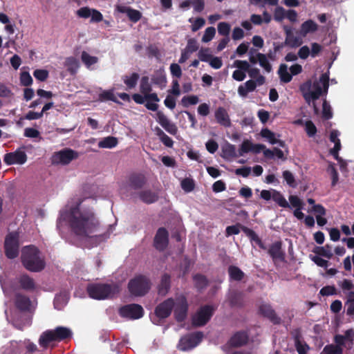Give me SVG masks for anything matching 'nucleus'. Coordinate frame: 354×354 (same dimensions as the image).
Returning <instances> with one entry per match:
<instances>
[{"label":"nucleus","instance_id":"obj_1","mask_svg":"<svg viewBox=\"0 0 354 354\" xmlns=\"http://www.w3.org/2000/svg\"><path fill=\"white\" fill-rule=\"evenodd\" d=\"M68 223L71 232L77 236L86 239L98 236L100 223L95 214L90 209L81 210L78 207L70 209Z\"/></svg>","mask_w":354,"mask_h":354},{"label":"nucleus","instance_id":"obj_2","mask_svg":"<svg viewBox=\"0 0 354 354\" xmlns=\"http://www.w3.org/2000/svg\"><path fill=\"white\" fill-rule=\"evenodd\" d=\"M21 260L23 266L30 272H39L46 267L44 257L35 245L26 246L22 249Z\"/></svg>","mask_w":354,"mask_h":354},{"label":"nucleus","instance_id":"obj_3","mask_svg":"<svg viewBox=\"0 0 354 354\" xmlns=\"http://www.w3.org/2000/svg\"><path fill=\"white\" fill-rule=\"evenodd\" d=\"M86 291L88 296L94 299L102 300L113 297L120 291V286L116 283H90Z\"/></svg>","mask_w":354,"mask_h":354},{"label":"nucleus","instance_id":"obj_4","mask_svg":"<svg viewBox=\"0 0 354 354\" xmlns=\"http://www.w3.org/2000/svg\"><path fill=\"white\" fill-rule=\"evenodd\" d=\"M71 330L64 326H57L53 330H46L41 333L39 339V344L44 349H46L50 344L55 342H62L71 338Z\"/></svg>","mask_w":354,"mask_h":354},{"label":"nucleus","instance_id":"obj_5","mask_svg":"<svg viewBox=\"0 0 354 354\" xmlns=\"http://www.w3.org/2000/svg\"><path fill=\"white\" fill-rule=\"evenodd\" d=\"M127 288L131 295L144 297L149 292L151 288V281L145 274H136L129 281Z\"/></svg>","mask_w":354,"mask_h":354},{"label":"nucleus","instance_id":"obj_6","mask_svg":"<svg viewBox=\"0 0 354 354\" xmlns=\"http://www.w3.org/2000/svg\"><path fill=\"white\" fill-rule=\"evenodd\" d=\"M158 102H154L153 100H146L145 106L150 111H157L156 120L160 126L171 135H176L178 132V128L175 124L169 121L167 116L160 111H158Z\"/></svg>","mask_w":354,"mask_h":354},{"label":"nucleus","instance_id":"obj_7","mask_svg":"<svg viewBox=\"0 0 354 354\" xmlns=\"http://www.w3.org/2000/svg\"><path fill=\"white\" fill-rule=\"evenodd\" d=\"M214 310V308L210 305L201 306L192 317V324L196 327L205 326L213 316Z\"/></svg>","mask_w":354,"mask_h":354},{"label":"nucleus","instance_id":"obj_8","mask_svg":"<svg viewBox=\"0 0 354 354\" xmlns=\"http://www.w3.org/2000/svg\"><path fill=\"white\" fill-rule=\"evenodd\" d=\"M19 234L17 232H11L8 234L5 239L4 249L6 256L13 259L19 255Z\"/></svg>","mask_w":354,"mask_h":354},{"label":"nucleus","instance_id":"obj_9","mask_svg":"<svg viewBox=\"0 0 354 354\" xmlns=\"http://www.w3.org/2000/svg\"><path fill=\"white\" fill-rule=\"evenodd\" d=\"M202 332H195L182 337L178 344V348L180 351L190 350L196 346L203 339Z\"/></svg>","mask_w":354,"mask_h":354},{"label":"nucleus","instance_id":"obj_10","mask_svg":"<svg viewBox=\"0 0 354 354\" xmlns=\"http://www.w3.org/2000/svg\"><path fill=\"white\" fill-rule=\"evenodd\" d=\"M118 313L122 317L129 319H138L143 317L144 309L140 304H130L120 307Z\"/></svg>","mask_w":354,"mask_h":354},{"label":"nucleus","instance_id":"obj_11","mask_svg":"<svg viewBox=\"0 0 354 354\" xmlns=\"http://www.w3.org/2000/svg\"><path fill=\"white\" fill-rule=\"evenodd\" d=\"M329 86V75L327 73H323L318 80L312 83L311 92L314 100H317L322 95L328 93Z\"/></svg>","mask_w":354,"mask_h":354},{"label":"nucleus","instance_id":"obj_12","mask_svg":"<svg viewBox=\"0 0 354 354\" xmlns=\"http://www.w3.org/2000/svg\"><path fill=\"white\" fill-rule=\"evenodd\" d=\"M79 157L77 151L69 148H65L57 152H55L52 156V162L53 164L68 165L72 160Z\"/></svg>","mask_w":354,"mask_h":354},{"label":"nucleus","instance_id":"obj_13","mask_svg":"<svg viewBox=\"0 0 354 354\" xmlns=\"http://www.w3.org/2000/svg\"><path fill=\"white\" fill-rule=\"evenodd\" d=\"M169 244V232L162 227L158 229L153 239V246L158 251H164Z\"/></svg>","mask_w":354,"mask_h":354},{"label":"nucleus","instance_id":"obj_14","mask_svg":"<svg viewBox=\"0 0 354 354\" xmlns=\"http://www.w3.org/2000/svg\"><path fill=\"white\" fill-rule=\"evenodd\" d=\"M173 298H168L159 304L155 308V315L160 319H165L170 316L174 308Z\"/></svg>","mask_w":354,"mask_h":354},{"label":"nucleus","instance_id":"obj_15","mask_svg":"<svg viewBox=\"0 0 354 354\" xmlns=\"http://www.w3.org/2000/svg\"><path fill=\"white\" fill-rule=\"evenodd\" d=\"M27 160V156L25 151L20 149H17L14 152L7 153L4 155L3 162L7 165H23Z\"/></svg>","mask_w":354,"mask_h":354},{"label":"nucleus","instance_id":"obj_16","mask_svg":"<svg viewBox=\"0 0 354 354\" xmlns=\"http://www.w3.org/2000/svg\"><path fill=\"white\" fill-rule=\"evenodd\" d=\"M259 313L265 318L269 319L273 324L278 325L281 322V319L277 314L272 306L263 303L259 306Z\"/></svg>","mask_w":354,"mask_h":354},{"label":"nucleus","instance_id":"obj_17","mask_svg":"<svg viewBox=\"0 0 354 354\" xmlns=\"http://www.w3.org/2000/svg\"><path fill=\"white\" fill-rule=\"evenodd\" d=\"M188 311V304L185 297L182 296L177 299V303L174 308V317L178 322L185 320Z\"/></svg>","mask_w":354,"mask_h":354},{"label":"nucleus","instance_id":"obj_18","mask_svg":"<svg viewBox=\"0 0 354 354\" xmlns=\"http://www.w3.org/2000/svg\"><path fill=\"white\" fill-rule=\"evenodd\" d=\"M151 86L149 83V77L147 76L142 77L140 82V92L145 95L147 100H153L154 102H159L160 99L157 93H151Z\"/></svg>","mask_w":354,"mask_h":354},{"label":"nucleus","instance_id":"obj_19","mask_svg":"<svg viewBox=\"0 0 354 354\" xmlns=\"http://www.w3.org/2000/svg\"><path fill=\"white\" fill-rule=\"evenodd\" d=\"M147 183V178L142 174L133 173L131 174L128 179L129 186L135 190L142 189Z\"/></svg>","mask_w":354,"mask_h":354},{"label":"nucleus","instance_id":"obj_20","mask_svg":"<svg viewBox=\"0 0 354 354\" xmlns=\"http://www.w3.org/2000/svg\"><path fill=\"white\" fill-rule=\"evenodd\" d=\"M283 29L286 34L285 44H287L290 48H297L303 44L302 39L295 36L291 28L285 26Z\"/></svg>","mask_w":354,"mask_h":354},{"label":"nucleus","instance_id":"obj_21","mask_svg":"<svg viewBox=\"0 0 354 354\" xmlns=\"http://www.w3.org/2000/svg\"><path fill=\"white\" fill-rule=\"evenodd\" d=\"M117 10L120 13L126 14L129 20L133 23L138 22L142 17V13L139 10L129 6H118Z\"/></svg>","mask_w":354,"mask_h":354},{"label":"nucleus","instance_id":"obj_22","mask_svg":"<svg viewBox=\"0 0 354 354\" xmlns=\"http://www.w3.org/2000/svg\"><path fill=\"white\" fill-rule=\"evenodd\" d=\"M18 283L21 289L27 292H33L36 289L35 280L28 274H23L18 278Z\"/></svg>","mask_w":354,"mask_h":354},{"label":"nucleus","instance_id":"obj_23","mask_svg":"<svg viewBox=\"0 0 354 354\" xmlns=\"http://www.w3.org/2000/svg\"><path fill=\"white\" fill-rule=\"evenodd\" d=\"M214 116L216 122L225 127H230L231 126V120L227 111L224 107L219 106L215 111Z\"/></svg>","mask_w":354,"mask_h":354},{"label":"nucleus","instance_id":"obj_24","mask_svg":"<svg viewBox=\"0 0 354 354\" xmlns=\"http://www.w3.org/2000/svg\"><path fill=\"white\" fill-rule=\"evenodd\" d=\"M268 254L274 260H280L281 261L285 259V252L282 250L281 241H276L272 243L269 250Z\"/></svg>","mask_w":354,"mask_h":354},{"label":"nucleus","instance_id":"obj_25","mask_svg":"<svg viewBox=\"0 0 354 354\" xmlns=\"http://www.w3.org/2000/svg\"><path fill=\"white\" fill-rule=\"evenodd\" d=\"M15 304L17 309L22 312L29 311L31 306L30 298L22 294H16Z\"/></svg>","mask_w":354,"mask_h":354},{"label":"nucleus","instance_id":"obj_26","mask_svg":"<svg viewBox=\"0 0 354 354\" xmlns=\"http://www.w3.org/2000/svg\"><path fill=\"white\" fill-rule=\"evenodd\" d=\"M248 335L245 331L236 332L230 339V344L232 347H240L247 344Z\"/></svg>","mask_w":354,"mask_h":354},{"label":"nucleus","instance_id":"obj_27","mask_svg":"<svg viewBox=\"0 0 354 354\" xmlns=\"http://www.w3.org/2000/svg\"><path fill=\"white\" fill-rule=\"evenodd\" d=\"M171 288V276L165 273L162 277L160 283L158 286V293L159 295L165 296Z\"/></svg>","mask_w":354,"mask_h":354},{"label":"nucleus","instance_id":"obj_28","mask_svg":"<svg viewBox=\"0 0 354 354\" xmlns=\"http://www.w3.org/2000/svg\"><path fill=\"white\" fill-rule=\"evenodd\" d=\"M139 198L146 204H151L158 200V195L151 189L140 191L138 194Z\"/></svg>","mask_w":354,"mask_h":354},{"label":"nucleus","instance_id":"obj_29","mask_svg":"<svg viewBox=\"0 0 354 354\" xmlns=\"http://www.w3.org/2000/svg\"><path fill=\"white\" fill-rule=\"evenodd\" d=\"M151 82L158 85L161 89L165 87L167 84V77L163 69L156 71L151 77Z\"/></svg>","mask_w":354,"mask_h":354},{"label":"nucleus","instance_id":"obj_30","mask_svg":"<svg viewBox=\"0 0 354 354\" xmlns=\"http://www.w3.org/2000/svg\"><path fill=\"white\" fill-rule=\"evenodd\" d=\"M241 228L242 231L246 234V236H248L251 241L255 242L260 248L263 250L266 249L261 239L259 237V236L253 230L245 226H241Z\"/></svg>","mask_w":354,"mask_h":354},{"label":"nucleus","instance_id":"obj_31","mask_svg":"<svg viewBox=\"0 0 354 354\" xmlns=\"http://www.w3.org/2000/svg\"><path fill=\"white\" fill-rule=\"evenodd\" d=\"M318 29V25L312 19L304 21L299 30V33L302 37H306L309 32H314Z\"/></svg>","mask_w":354,"mask_h":354},{"label":"nucleus","instance_id":"obj_32","mask_svg":"<svg viewBox=\"0 0 354 354\" xmlns=\"http://www.w3.org/2000/svg\"><path fill=\"white\" fill-rule=\"evenodd\" d=\"M311 88L312 82L310 80H307L300 86V91L308 104H310L311 100H315L313 95H312Z\"/></svg>","mask_w":354,"mask_h":354},{"label":"nucleus","instance_id":"obj_33","mask_svg":"<svg viewBox=\"0 0 354 354\" xmlns=\"http://www.w3.org/2000/svg\"><path fill=\"white\" fill-rule=\"evenodd\" d=\"M227 271L230 279L232 281H240L245 277V273L236 266H230Z\"/></svg>","mask_w":354,"mask_h":354},{"label":"nucleus","instance_id":"obj_34","mask_svg":"<svg viewBox=\"0 0 354 354\" xmlns=\"http://www.w3.org/2000/svg\"><path fill=\"white\" fill-rule=\"evenodd\" d=\"M278 75L280 81L283 83H289L292 79L291 73L288 71V66L285 64H281L279 65Z\"/></svg>","mask_w":354,"mask_h":354},{"label":"nucleus","instance_id":"obj_35","mask_svg":"<svg viewBox=\"0 0 354 354\" xmlns=\"http://www.w3.org/2000/svg\"><path fill=\"white\" fill-rule=\"evenodd\" d=\"M64 65L67 68V71L71 75L75 74L80 67L79 61L74 57H67L65 60Z\"/></svg>","mask_w":354,"mask_h":354},{"label":"nucleus","instance_id":"obj_36","mask_svg":"<svg viewBox=\"0 0 354 354\" xmlns=\"http://www.w3.org/2000/svg\"><path fill=\"white\" fill-rule=\"evenodd\" d=\"M228 299L231 307L240 308L243 306V295L241 292H232L230 295Z\"/></svg>","mask_w":354,"mask_h":354},{"label":"nucleus","instance_id":"obj_37","mask_svg":"<svg viewBox=\"0 0 354 354\" xmlns=\"http://www.w3.org/2000/svg\"><path fill=\"white\" fill-rule=\"evenodd\" d=\"M118 143V139L113 136H108L103 138L98 142V147L104 149H111Z\"/></svg>","mask_w":354,"mask_h":354},{"label":"nucleus","instance_id":"obj_38","mask_svg":"<svg viewBox=\"0 0 354 354\" xmlns=\"http://www.w3.org/2000/svg\"><path fill=\"white\" fill-rule=\"evenodd\" d=\"M313 252L318 256L324 257L328 259H330L333 255L332 253V247L328 244L323 247H315L313 250Z\"/></svg>","mask_w":354,"mask_h":354},{"label":"nucleus","instance_id":"obj_39","mask_svg":"<svg viewBox=\"0 0 354 354\" xmlns=\"http://www.w3.org/2000/svg\"><path fill=\"white\" fill-rule=\"evenodd\" d=\"M263 156L267 158H273L276 156L279 159L285 160L286 158L284 156L283 152L277 147H274L273 150L265 149L263 151Z\"/></svg>","mask_w":354,"mask_h":354},{"label":"nucleus","instance_id":"obj_40","mask_svg":"<svg viewBox=\"0 0 354 354\" xmlns=\"http://www.w3.org/2000/svg\"><path fill=\"white\" fill-rule=\"evenodd\" d=\"M81 59L88 68L98 62V58L97 57L91 56L86 51H82L81 55Z\"/></svg>","mask_w":354,"mask_h":354},{"label":"nucleus","instance_id":"obj_41","mask_svg":"<svg viewBox=\"0 0 354 354\" xmlns=\"http://www.w3.org/2000/svg\"><path fill=\"white\" fill-rule=\"evenodd\" d=\"M272 200L281 207L289 208L290 207L283 196L276 190L273 192Z\"/></svg>","mask_w":354,"mask_h":354},{"label":"nucleus","instance_id":"obj_42","mask_svg":"<svg viewBox=\"0 0 354 354\" xmlns=\"http://www.w3.org/2000/svg\"><path fill=\"white\" fill-rule=\"evenodd\" d=\"M195 286L198 290H202L206 288L207 286L208 281L205 276L201 274H196L193 277Z\"/></svg>","mask_w":354,"mask_h":354},{"label":"nucleus","instance_id":"obj_43","mask_svg":"<svg viewBox=\"0 0 354 354\" xmlns=\"http://www.w3.org/2000/svg\"><path fill=\"white\" fill-rule=\"evenodd\" d=\"M295 345L299 354H307L308 351L310 349L309 346L306 343H302L300 341L299 335L295 337Z\"/></svg>","mask_w":354,"mask_h":354},{"label":"nucleus","instance_id":"obj_44","mask_svg":"<svg viewBox=\"0 0 354 354\" xmlns=\"http://www.w3.org/2000/svg\"><path fill=\"white\" fill-rule=\"evenodd\" d=\"M222 151L225 158H236L239 156L236 154L235 146L230 143H227L225 147H223Z\"/></svg>","mask_w":354,"mask_h":354},{"label":"nucleus","instance_id":"obj_45","mask_svg":"<svg viewBox=\"0 0 354 354\" xmlns=\"http://www.w3.org/2000/svg\"><path fill=\"white\" fill-rule=\"evenodd\" d=\"M257 57L258 58L259 65L263 68L266 72L270 73L272 71V66L268 62L266 55L261 53H257Z\"/></svg>","mask_w":354,"mask_h":354},{"label":"nucleus","instance_id":"obj_46","mask_svg":"<svg viewBox=\"0 0 354 354\" xmlns=\"http://www.w3.org/2000/svg\"><path fill=\"white\" fill-rule=\"evenodd\" d=\"M98 100L100 102L110 100L114 102H118L113 90L103 91L101 93L99 94Z\"/></svg>","mask_w":354,"mask_h":354},{"label":"nucleus","instance_id":"obj_47","mask_svg":"<svg viewBox=\"0 0 354 354\" xmlns=\"http://www.w3.org/2000/svg\"><path fill=\"white\" fill-rule=\"evenodd\" d=\"M199 102V98L197 95H186L181 99V104L184 107H188L189 105H195Z\"/></svg>","mask_w":354,"mask_h":354},{"label":"nucleus","instance_id":"obj_48","mask_svg":"<svg viewBox=\"0 0 354 354\" xmlns=\"http://www.w3.org/2000/svg\"><path fill=\"white\" fill-rule=\"evenodd\" d=\"M139 79V75L137 73H133L131 76H125L124 82L129 88H134Z\"/></svg>","mask_w":354,"mask_h":354},{"label":"nucleus","instance_id":"obj_49","mask_svg":"<svg viewBox=\"0 0 354 354\" xmlns=\"http://www.w3.org/2000/svg\"><path fill=\"white\" fill-rule=\"evenodd\" d=\"M333 115V114L330 105L326 100H324L322 104V118L325 120H328L331 119Z\"/></svg>","mask_w":354,"mask_h":354},{"label":"nucleus","instance_id":"obj_50","mask_svg":"<svg viewBox=\"0 0 354 354\" xmlns=\"http://www.w3.org/2000/svg\"><path fill=\"white\" fill-rule=\"evenodd\" d=\"M282 176L286 183L290 187L295 188L297 186L295 176L291 171L288 170L283 171Z\"/></svg>","mask_w":354,"mask_h":354},{"label":"nucleus","instance_id":"obj_51","mask_svg":"<svg viewBox=\"0 0 354 354\" xmlns=\"http://www.w3.org/2000/svg\"><path fill=\"white\" fill-rule=\"evenodd\" d=\"M261 136L263 138L268 139L269 142L272 145H274L277 142V139L275 138V134L267 128L261 130Z\"/></svg>","mask_w":354,"mask_h":354},{"label":"nucleus","instance_id":"obj_52","mask_svg":"<svg viewBox=\"0 0 354 354\" xmlns=\"http://www.w3.org/2000/svg\"><path fill=\"white\" fill-rule=\"evenodd\" d=\"M305 131L308 136L312 138L315 136L317 129L315 124L311 120H307L305 122Z\"/></svg>","mask_w":354,"mask_h":354},{"label":"nucleus","instance_id":"obj_53","mask_svg":"<svg viewBox=\"0 0 354 354\" xmlns=\"http://www.w3.org/2000/svg\"><path fill=\"white\" fill-rule=\"evenodd\" d=\"M216 34L215 28L211 26L208 27L205 29L204 35L202 37V41L207 43L210 41L214 37Z\"/></svg>","mask_w":354,"mask_h":354},{"label":"nucleus","instance_id":"obj_54","mask_svg":"<svg viewBox=\"0 0 354 354\" xmlns=\"http://www.w3.org/2000/svg\"><path fill=\"white\" fill-rule=\"evenodd\" d=\"M195 187L192 179L186 178L181 181V187L186 192H190L194 190Z\"/></svg>","mask_w":354,"mask_h":354},{"label":"nucleus","instance_id":"obj_55","mask_svg":"<svg viewBox=\"0 0 354 354\" xmlns=\"http://www.w3.org/2000/svg\"><path fill=\"white\" fill-rule=\"evenodd\" d=\"M319 294L322 296H330L337 294L335 286H326L319 290Z\"/></svg>","mask_w":354,"mask_h":354},{"label":"nucleus","instance_id":"obj_56","mask_svg":"<svg viewBox=\"0 0 354 354\" xmlns=\"http://www.w3.org/2000/svg\"><path fill=\"white\" fill-rule=\"evenodd\" d=\"M230 31V26L226 22H220L218 24V32L221 35L228 37Z\"/></svg>","mask_w":354,"mask_h":354},{"label":"nucleus","instance_id":"obj_57","mask_svg":"<svg viewBox=\"0 0 354 354\" xmlns=\"http://www.w3.org/2000/svg\"><path fill=\"white\" fill-rule=\"evenodd\" d=\"M32 78L28 72H22L20 75L21 84L25 86H30L32 84Z\"/></svg>","mask_w":354,"mask_h":354},{"label":"nucleus","instance_id":"obj_58","mask_svg":"<svg viewBox=\"0 0 354 354\" xmlns=\"http://www.w3.org/2000/svg\"><path fill=\"white\" fill-rule=\"evenodd\" d=\"M252 143L249 140H244L241 145L240 149H239V156H241L244 153H248L250 151H252Z\"/></svg>","mask_w":354,"mask_h":354},{"label":"nucleus","instance_id":"obj_59","mask_svg":"<svg viewBox=\"0 0 354 354\" xmlns=\"http://www.w3.org/2000/svg\"><path fill=\"white\" fill-rule=\"evenodd\" d=\"M209 51V48H201L198 53L199 59L202 62H209L212 57V55Z\"/></svg>","mask_w":354,"mask_h":354},{"label":"nucleus","instance_id":"obj_60","mask_svg":"<svg viewBox=\"0 0 354 354\" xmlns=\"http://www.w3.org/2000/svg\"><path fill=\"white\" fill-rule=\"evenodd\" d=\"M173 77L180 78L183 74L181 67L176 63H172L169 67Z\"/></svg>","mask_w":354,"mask_h":354},{"label":"nucleus","instance_id":"obj_61","mask_svg":"<svg viewBox=\"0 0 354 354\" xmlns=\"http://www.w3.org/2000/svg\"><path fill=\"white\" fill-rule=\"evenodd\" d=\"M33 75L37 80L44 82L48 78V72L44 69H36L33 72Z\"/></svg>","mask_w":354,"mask_h":354},{"label":"nucleus","instance_id":"obj_62","mask_svg":"<svg viewBox=\"0 0 354 354\" xmlns=\"http://www.w3.org/2000/svg\"><path fill=\"white\" fill-rule=\"evenodd\" d=\"M286 17V11L283 7L278 6L274 10V18L277 21H281Z\"/></svg>","mask_w":354,"mask_h":354},{"label":"nucleus","instance_id":"obj_63","mask_svg":"<svg viewBox=\"0 0 354 354\" xmlns=\"http://www.w3.org/2000/svg\"><path fill=\"white\" fill-rule=\"evenodd\" d=\"M198 49V44L195 39H189L187 41L185 50L189 53L196 52Z\"/></svg>","mask_w":354,"mask_h":354},{"label":"nucleus","instance_id":"obj_64","mask_svg":"<svg viewBox=\"0 0 354 354\" xmlns=\"http://www.w3.org/2000/svg\"><path fill=\"white\" fill-rule=\"evenodd\" d=\"M21 353L22 349L19 346V343L17 341H11L8 354H21Z\"/></svg>","mask_w":354,"mask_h":354}]
</instances>
